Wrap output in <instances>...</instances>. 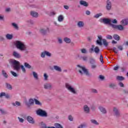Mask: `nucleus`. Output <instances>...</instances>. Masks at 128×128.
Wrapping results in <instances>:
<instances>
[{"instance_id": "obj_1", "label": "nucleus", "mask_w": 128, "mask_h": 128, "mask_svg": "<svg viewBox=\"0 0 128 128\" xmlns=\"http://www.w3.org/2000/svg\"><path fill=\"white\" fill-rule=\"evenodd\" d=\"M99 21L100 22H102L104 24L110 25L112 28L114 30H124V27L122 24L116 25L118 24V20L114 19L112 21V20L108 18H100ZM113 23V24H112Z\"/></svg>"}, {"instance_id": "obj_2", "label": "nucleus", "mask_w": 128, "mask_h": 128, "mask_svg": "<svg viewBox=\"0 0 128 128\" xmlns=\"http://www.w3.org/2000/svg\"><path fill=\"white\" fill-rule=\"evenodd\" d=\"M9 63L10 64H12L14 70H16V72H18L21 69L22 70V72L26 74V68H24V66L23 65H20V62L16 60H13V59H10L9 60Z\"/></svg>"}, {"instance_id": "obj_3", "label": "nucleus", "mask_w": 128, "mask_h": 128, "mask_svg": "<svg viewBox=\"0 0 128 128\" xmlns=\"http://www.w3.org/2000/svg\"><path fill=\"white\" fill-rule=\"evenodd\" d=\"M36 114L38 116H42V118H46V116H48V113L46 112L40 108L38 109L36 111Z\"/></svg>"}, {"instance_id": "obj_4", "label": "nucleus", "mask_w": 128, "mask_h": 128, "mask_svg": "<svg viewBox=\"0 0 128 128\" xmlns=\"http://www.w3.org/2000/svg\"><path fill=\"white\" fill-rule=\"evenodd\" d=\"M76 66H78V68H79L80 70H82V72H84V74L87 76H92V74H90V72H88V69L86 68V67L81 66L80 64H78Z\"/></svg>"}, {"instance_id": "obj_5", "label": "nucleus", "mask_w": 128, "mask_h": 128, "mask_svg": "<svg viewBox=\"0 0 128 128\" xmlns=\"http://www.w3.org/2000/svg\"><path fill=\"white\" fill-rule=\"evenodd\" d=\"M15 46L18 50H20L26 45L22 42L20 40H16L15 42Z\"/></svg>"}, {"instance_id": "obj_6", "label": "nucleus", "mask_w": 128, "mask_h": 128, "mask_svg": "<svg viewBox=\"0 0 128 128\" xmlns=\"http://www.w3.org/2000/svg\"><path fill=\"white\" fill-rule=\"evenodd\" d=\"M66 87L68 90H69V92H72V94H76V90H74V88L70 85V84H66Z\"/></svg>"}, {"instance_id": "obj_7", "label": "nucleus", "mask_w": 128, "mask_h": 128, "mask_svg": "<svg viewBox=\"0 0 128 128\" xmlns=\"http://www.w3.org/2000/svg\"><path fill=\"white\" fill-rule=\"evenodd\" d=\"M40 32L42 36H46L48 32H50V28H41Z\"/></svg>"}, {"instance_id": "obj_8", "label": "nucleus", "mask_w": 128, "mask_h": 128, "mask_svg": "<svg viewBox=\"0 0 128 128\" xmlns=\"http://www.w3.org/2000/svg\"><path fill=\"white\" fill-rule=\"evenodd\" d=\"M25 104L28 106V108H30V106H34V100L32 98H30L28 100V102H25Z\"/></svg>"}, {"instance_id": "obj_9", "label": "nucleus", "mask_w": 128, "mask_h": 128, "mask_svg": "<svg viewBox=\"0 0 128 128\" xmlns=\"http://www.w3.org/2000/svg\"><path fill=\"white\" fill-rule=\"evenodd\" d=\"M113 112L114 114V116H116V118H120V110L116 107H114L113 108Z\"/></svg>"}, {"instance_id": "obj_10", "label": "nucleus", "mask_w": 128, "mask_h": 128, "mask_svg": "<svg viewBox=\"0 0 128 128\" xmlns=\"http://www.w3.org/2000/svg\"><path fill=\"white\" fill-rule=\"evenodd\" d=\"M44 87L45 90H50L52 88V86L51 83L46 82L44 84Z\"/></svg>"}, {"instance_id": "obj_11", "label": "nucleus", "mask_w": 128, "mask_h": 128, "mask_svg": "<svg viewBox=\"0 0 128 128\" xmlns=\"http://www.w3.org/2000/svg\"><path fill=\"white\" fill-rule=\"evenodd\" d=\"M106 10H112V2H110V0H106Z\"/></svg>"}, {"instance_id": "obj_12", "label": "nucleus", "mask_w": 128, "mask_h": 128, "mask_svg": "<svg viewBox=\"0 0 128 128\" xmlns=\"http://www.w3.org/2000/svg\"><path fill=\"white\" fill-rule=\"evenodd\" d=\"M26 120L28 122H30V124H34V118L30 116H28L26 118Z\"/></svg>"}, {"instance_id": "obj_13", "label": "nucleus", "mask_w": 128, "mask_h": 128, "mask_svg": "<svg viewBox=\"0 0 128 128\" xmlns=\"http://www.w3.org/2000/svg\"><path fill=\"white\" fill-rule=\"evenodd\" d=\"M102 37L100 35L98 36V40H96V43L97 44H98L99 46H102Z\"/></svg>"}, {"instance_id": "obj_14", "label": "nucleus", "mask_w": 128, "mask_h": 128, "mask_svg": "<svg viewBox=\"0 0 128 128\" xmlns=\"http://www.w3.org/2000/svg\"><path fill=\"white\" fill-rule=\"evenodd\" d=\"M12 56H14V58H22V56L20 53L16 52V51L13 52Z\"/></svg>"}, {"instance_id": "obj_15", "label": "nucleus", "mask_w": 128, "mask_h": 128, "mask_svg": "<svg viewBox=\"0 0 128 128\" xmlns=\"http://www.w3.org/2000/svg\"><path fill=\"white\" fill-rule=\"evenodd\" d=\"M83 110L86 114H88L90 112V107L88 105H84L83 107Z\"/></svg>"}, {"instance_id": "obj_16", "label": "nucleus", "mask_w": 128, "mask_h": 128, "mask_svg": "<svg viewBox=\"0 0 128 128\" xmlns=\"http://www.w3.org/2000/svg\"><path fill=\"white\" fill-rule=\"evenodd\" d=\"M80 6H86V7L88 6V2L84 0H80Z\"/></svg>"}, {"instance_id": "obj_17", "label": "nucleus", "mask_w": 128, "mask_h": 128, "mask_svg": "<svg viewBox=\"0 0 128 128\" xmlns=\"http://www.w3.org/2000/svg\"><path fill=\"white\" fill-rule=\"evenodd\" d=\"M98 108L101 112H102V114H106L107 112L106 110V108L101 106H99Z\"/></svg>"}, {"instance_id": "obj_18", "label": "nucleus", "mask_w": 128, "mask_h": 128, "mask_svg": "<svg viewBox=\"0 0 128 128\" xmlns=\"http://www.w3.org/2000/svg\"><path fill=\"white\" fill-rule=\"evenodd\" d=\"M120 24L122 26H128V19H124L120 22Z\"/></svg>"}, {"instance_id": "obj_19", "label": "nucleus", "mask_w": 128, "mask_h": 128, "mask_svg": "<svg viewBox=\"0 0 128 128\" xmlns=\"http://www.w3.org/2000/svg\"><path fill=\"white\" fill-rule=\"evenodd\" d=\"M20 50H21V52H24V54H28V48H26V46H24Z\"/></svg>"}, {"instance_id": "obj_20", "label": "nucleus", "mask_w": 128, "mask_h": 128, "mask_svg": "<svg viewBox=\"0 0 128 128\" xmlns=\"http://www.w3.org/2000/svg\"><path fill=\"white\" fill-rule=\"evenodd\" d=\"M54 70L56 72H62V68L58 66H53Z\"/></svg>"}, {"instance_id": "obj_21", "label": "nucleus", "mask_w": 128, "mask_h": 128, "mask_svg": "<svg viewBox=\"0 0 128 128\" xmlns=\"http://www.w3.org/2000/svg\"><path fill=\"white\" fill-rule=\"evenodd\" d=\"M30 15L33 16L34 18H38V14L34 11H32L30 12Z\"/></svg>"}, {"instance_id": "obj_22", "label": "nucleus", "mask_w": 128, "mask_h": 128, "mask_svg": "<svg viewBox=\"0 0 128 128\" xmlns=\"http://www.w3.org/2000/svg\"><path fill=\"white\" fill-rule=\"evenodd\" d=\"M78 28H84V23L82 21H79L77 24Z\"/></svg>"}, {"instance_id": "obj_23", "label": "nucleus", "mask_w": 128, "mask_h": 128, "mask_svg": "<svg viewBox=\"0 0 128 128\" xmlns=\"http://www.w3.org/2000/svg\"><path fill=\"white\" fill-rule=\"evenodd\" d=\"M100 52V48H98V46H96L94 48V52L96 54H98Z\"/></svg>"}, {"instance_id": "obj_24", "label": "nucleus", "mask_w": 128, "mask_h": 128, "mask_svg": "<svg viewBox=\"0 0 128 128\" xmlns=\"http://www.w3.org/2000/svg\"><path fill=\"white\" fill-rule=\"evenodd\" d=\"M113 38L115 40H120V37L118 34H114L113 35Z\"/></svg>"}, {"instance_id": "obj_25", "label": "nucleus", "mask_w": 128, "mask_h": 128, "mask_svg": "<svg viewBox=\"0 0 128 128\" xmlns=\"http://www.w3.org/2000/svg\"><path fill=\"white\" fill-rule=\"evenodd\" d=\"M64 40L66 44H70L72 40L68 38H64Z\"/></svg>"}, {"instance_id": "obj_26", "label": "nucleus", "mask_w": 128, "mask_h": 128, "mask_svg": "<svg viewBox=\"0 0 128 128\" xmlns=\"http://www.w3.org/2000/svg\"><path fill=\"white\" fill-rule=\"evenodd\" d=\"M6 88H8V90H12V85H10V84L8 82L6 83Z\"/></svg>"}, {"instance_id": "obj_27", "label": "nucleus", "mask_w": 128, "mask_h": 128, "mask_svg": "<svg viewBox=\"0 0 128 128\" xmlns=\"http://www.w3.org/2000/svg\"><path fill=\"white\" fill-rule=\"evenodd\" d=\"M2 74L5 78H8V74H6L4 70H2Z\"/></svg>"}, {"instance_id": "obj_28", "label": "nucleus", "mask_w": 128, "mask_h": 128, "mask_svg": "<svg viewBox=\"0 0 128 128\" xmlns=\"http://www.w3.org/2000/svg\"><path fill=\"white\" fill-rule=\"evenodd\" d=\"M54 126L56 127H52V128H64V127L62 126V124L58 123H56L54 124Z\"/></svg>"}, {"instance_id": "obj_29", "label": "nucleus", "mask_w": 128, "mask_h": 128, "mask_svg": "<svg viewBox=\"0 0 128 128\" xmlns=\"http://www.w3.org/2000/svg\"><path fill=\"white\" fill-rule=\"evenodd\" d=\"M39 126H40L41 128H47L46 125L44 124V122H42L39 123Z\"/></svg>"}, {"instance_id": "obj_30", "label": "nucleus", "mask_w": 128, "mask_h": 128, "mask_svg": "<svg viewBox=\"0 0 128 128\" xmlns=\"http://www.w3.org/2000/svg\"><path fill=\"white\" fill-rule=\"evenodd\" d=\"M116 78L118 80H120V81L124 80H125L124 77L122 76H117Z\"/></svg>"}, {"instance_id": "obj_31", "label": "nucleus", "mask_w": 128, "mask_h": 128, "mask_svg": "<svg viewBox=\"0 0 128 128\" xmlns=\"http://www.w3.org/2000/svg\"><path fill=\"white\" fill-rule=\"evenodd\" d=\"M109 88H112V90H116V85L114 84H109Z\"/></svg>"}, {"instance_id": "obj_32", "label": "nucleus", "mask_w": 128, "mask_h": 128, "mask_svg": "<svg viewBox=\"0 0 128 128\" xmlns=\"http://www.w3.org/2000/svg\"><path fill=\"white\" fill-rule=\"evenodd\" d=\"M12 38H14L12 34H8L6 35V38H7V40H12Z\"/></svg>"}, {"instance_id": "obj_33", "label": "nucleus", "mask_w": 128, "mask_h": 128, "mask_svg": "<svg viewBox=\"0 0 128 128\" xmlns=\"http://www.w3.org/2000/svg\"><path fill=\"white\" fill-rule=\"evenodd\" d=\"M32 74L35 80H38V74L36 72H33Z\"/></svg>"}, {"instance_id": "obj_34", "label": "nucleus", "mask_w": 128, "mask_h": 128, "mask_svg": "<svg viewBox=\"0 0 128 128\" xmlns=\"http://www.w3.org/2000/svg\"><path fill=\"white\" fill-rule=\"evenodd\" d=\"M24 66L25 68H29V69L32 68V66L26 62L24 63Z\"/></svg>"}, {"instance_id": "obj_35", "label": "nucleus", "mask_w": 128, "mask_h": 128, "mask_svg": "<svg viewBox=\"0 0 128 128\" xmlns=\"http://www.w3.org/2000/svg\"><path fill=\"white\" fill-rule=\"evenodd\" d=\"M94 52V45H92V48L89 49V52L92 54Z\"/></svg>"}, {"instance_id": "obj_36", "label": "nucleus", "mask_w": 128, "mask_h": 128, "mask_svg": "<svg viewBox=\"0 0 128 128\" xmlns=\"http://www.w3.org/2000/svg\"><path fill=\"white\" fill-rule=\"evenodd\" d=\"M108 50H113L115 54H118V50L116 47H114L113 48L108 49Z\"/></svg>"}, {"instance_id": "obj_37", "label": "nucleus", "mask_w": 128, "mask_h": 128, "mask_svg": "<svg viewBox=\"0 0 128 128\" xmlns=\"http://www.w3.org/2000/svg\"><path fill=\"white\" fill-rule=\"evenodd\" d=\"M12 26H13V27L14 28H15V30H18V24H16L14 22H12Z\"/></svg>"}, {"instance_id": "obj_38", "label": "nucleus", "mask_w": 128, "mask_h": 128, "mask_svg": "<svg viewBox=\"0 0 128 128\" xmlns=\"http://www.w3.org/2000/svg\"><path fill=\"white\" fill-rule=\"evenodd\" d=\"M64 16L62 15H60L58 16V22H62L64 20Z\"/></svg>"}, {"instance_id": "obj_39", "label": "nucleus", "mask_w": 128, "mask_h": 128, "mask_svg": "<svg viewBox=\"0 0 128 128\" xmlns=\"http://www.w3.org/2000/svg\"><path fill=\"white\" fill-rule=\"evenodd\" d=\"M102 42L104 46H108V42H106V39H102Z\"/></svg>"}, {"instance_id": "obj_40", "label": "nucleus", "mask_w": 128, "mask_h": 128, "mask_svg": "<svg viewBox=\"0 0 128 128\" xmlns=\"http://www.w3.org/2000/svg\"><path fill=\"white\" fill-rule=\"evenodd\" d=\"M102 16V14L99 13V14H95L94 16V18H100V16Z\"/></svg>"}, {"instance_id": "obj_41", "label": "nucleus", "mask_w": 128, "mask_h": 128, "mask_svg": "<svg viewBox=\"0 0 128 128\" xmlns=\"http://www.w3.org/2000/svg\"><path fill=\"white\" fill-rule=\"evenodd\" d=\"M26 22L28 23V24H31V26H34V20H29L26 21Z\"/></svg>"}, {"instance_id": "obj_42", "label": "nucleus", "mask_w": 128, "mask_h": 128, "mask_svg": "<svg viewBox=\"0 0 128 128\" xmlns=\"http://www.w3.org/2000/svg\"><path fill=\"white\" fill-rule=\"evenodd\" d=\"M34 102H35L36 104H38V106H42V103L37 99L34 98Z\"/></svg>"}, {"instance_id": "obj_43", "label": "nucleus", "mask_w": 128, "mask_h": 128, "mask_svg": "<svg viewBox=\"0 0 128 128\" xmlns=\"http://www.w3.org/2000/svg\"><path fill=\"white\" fill-rule=\"evenodd\" d=\"M12 106H20V102L16 101L15 103H12Z\"/></svg>"}, {"instance_id": "obj_44", "label": "nucleus", "mask_w": 128, "mask_h": 128, "mask_svg": "<svg viewBox=\"0 0 128 128\" xmlns=\"http://www.w3.org/2000/svg\"><path fill=\"white\" fill-rule=\"evenodd\" d=\"M45 54L46 56H48L49 58H50V56H52V53L45 50Z\"/></svg>"}, {"instance_id": "obj_45", "label": "nucleus", "mask_w": 128, "mask_h": 128, "mask_svg": "<svg viewBox=\"0 0 128 128\" xmlns=\"http://www.w3.org/2000/svg\"><path fill=\"white\" fill-rule=\"evenodd\" d=\"M82 54H88V50L86 48H82L80 50Z\"/></svg>"}, {"instance_id": "obj_46", "label": "nucleus", "mask_w": 128, "mask_h": 128, "mask_svg": "<svg viewBox=\"0 0 128 128\" xmlns=\"http://www.w3.org/2000/svg\"><path fill=\"white\" fill-rule=\"evenodd\" d=\"M90 122L92 124H96V126L98 125V122L96 120H91Z\"/></svg>"}, {"instance_id": "obj_47", "label": "nucleus", "mask_w": 128, "mask_h": 128, "mask_svg": "<svg viewBox=\"0 0 128 128\" xmlns=\"http://www.w3.org/2000/svg\"><path fill=\"white\" fill-rule=\"evenodd\" d=\"M44 80H48V74H46V73L44 74Z\"/></svg>"}, {"instance_id": "obj_48", "label": "nucleus", "mask_w": 128, "mask_h": 128, "mask_svg": "<svg viewBox=\"0 0 128 128\" xmlns=\"http://www.w3.org/2000/svg\"><path fill=\"white\" fill-rule=\"evenodd\" d=\"M10 72L12 74L13 76H14L15 78H16V76H18V74L16 73V72L14 71H10Z\"/></svg>"}, {"instance_id": "obj_49", "label": "nucleus", "mask_w": 128, "mask_h": 128, "mask_svg": "<svg viewBox=\"0 0 128 128\" xmlns=\"http://www.w3.org/2000/svg\"><path fill=\"white\" fill-rule=\"evenodd\" d=\"M40 56L41 58H46V51H44L41 52Z\"/></svg>"}, {"instance_id": "obj_50", "label": "nucleus", "mask_w": 128, "mask_h": 128, "mask_svg": "<svg viewBox=\"0 0 128 128\" xmlns=\"http://www.w3.org/2000/svg\"><path fill=\"white\" fill-rule=\"evenodd\" d=\"M122 92L124 94H128V89H123Z\"/></svg>"}, {"instance_id": "obj_51", "label": "nucleus", "mask_w": 128, "mask_h": 128, "mask_svg": "<svg viewBox=\"0 0 128 128\" xmlns=\"http://www.w3.org/2000/svg\"><path fill=\"white\" fill-rule=\"evenodd\" d=\"M100 60L102 62V64H104V57L102 54L100 55Z\"/></svg>"}, {"instance_id": "obj_52", "label": "nucleus", "mask_w": 128, "mask_h": 128, "mask_svg": "<svg viewBox=\"0 0 128 128\" xmlns=\"http://www.w3.org/2000/svg\"><path fill=\"white\" fill-rule=\"evenodd\" d=\"M106 38L107 40H112V35L108 34L106 36Z\"/></svg>"}, {"instance_id": "obj_53", "label": "nucleus", "mask_w": 128, "mask_h": 128, "mask_svg": "<svg viewBox=\"0 0 128 128\" xmlns=\"http://www.w3.org/2000/svg\"><path fill=\"white\" fill-rule=\"evenodd\" d=\"M91 92H92L93 94H98V90L94 88L91 89Z\"/></svg>"}, {"instance_id": "obj_54", "label": "nucleus", "mask_w": 128, "mask_h": 128, "mask_svg": "<svg viewBox=\"0 0 128 128\" xmlns=\"http://www.w3.org/2000/svg\"><path fill=\"white\" fill-rule=\"evenodd\" d=\"M0 112L2 114H6L8 112H6L4 111V110L0 109Z\"/></svg>"}, {"instance_id": "obj_55", "label": "nucleus", "mask_w": 128, "mask_h": 128, "mask_svg": "<svg viewBox=\"0 0 128 128\" xmlns=\"http://www.w3.org/2000/svg\"><path fill=\"white\" fill-rule=\"evenodd\" d=\"M98 78H100V80H104V76L102 75H100Z\"/></svg>"}, {"instance_id": "obj_56", "label": "nucleus", "mask_w": 128, "mask_h": 128, "mask_svg": "<svg viewBox=\"0 0 128 128\" xmlns=\"http://www.w3.org/2000/svg\"><path fill=\"white\" fill-rule=\"evenodd\" d=\"M68 118L69 120H70V122H72L74 120V118H72V115H70Z\"/></svg>"}, {"instance_id": "obj_57", "label": "nucleus", "mask_w": 128, "mask_h": 128, "mask_svg": "<svg viewBox=\"0 0 128 128\" xmlns=\"http://www.w3.org/2000/svg\"><path fill=\"white\" fill-rule=\"evenodd\" d=\"M118 84L120 88H124V84L122 82H120Z\"/></svg>"}, {"instance_id": "obj_58", "label": "nucleus", "mask_w": 128, "mask_h": 128, "mask_svg": "<svg viewBox=\"0 0 128 128\" xmlns=\"http://www.w3.org/2000/svg\"><path fill=\"white\" fill-rule=\"evenodd\" d=\"M18 120H19L20 122H24V120L22 118H20V117H18Z\"/></svg>"}, {"instance_id": "obj_59", "label": "nucleus", "mask_w": 128, "mask_h": 128, "mask_svg": "<svg viewBox=\"0 0 128 128\" xmlns=\"http://www.w3.org/2000/svg\"><path fill=\"white\" fill-rule=\"evenodd\" d=\"M6 96V92H2L0 94V98H2V96Z\"/></svg>"}, {"instance_id": "obj_60", "label": "nucleus", "mask_w": 128, "mask_h": 128, "mask_svg": "<svg viewBox=\"0 0 128 128\" xmlns=\"http://www.w3.org/2000/svg\"><path fill=\"white\" fill-rule=\"evenodd\" d=\"M94 62H96L94 61V59L90 60V64H94Z\"/></svg>"}, {"instance_id": "obj_61", "label": "nucleus", "mask_w": 128, "mask_h": 128, "mask_svg": "<svg viewBox=\"0 0 128 128\" xmlns=\"http://www.w3.org/2000/svg\"><path fill=\"white\" fill-rule=\"evenodd\" d=\"M118 50H124V48H122V46H118Z\"/></svg>"}, {"instance_id": "obj_62", "label": "nucleus", "mask_w": 128, "mask_h": 128, "mask_svg": "<svg viewBox=\"0 0 128 128\" xmlns=\"http://www.w3.org/2000/svg\"><path fill=\"white\" fill-rule=\"evenodd\" d=\"M91 68H92L93 70H94V68H96V65L94 64H92L91 65Z\"/></svg>"}, {"instance_id": "obj_63", "label": "nucleus", "mask_w": 128, "mask_h": 128, "mask_svg": "<svg viewBox=\"0 0 128 128\" xmlns=\"http://www.w3.org/2000/svg\"><path fill=\"white\" fill-rule=\"evenodd\" d=\"M82 60H84V62H86V60H88V57L86 56H84L82 57Z\"/></svg>"}, {"instance_id": "obj_64", "label": "nucleus", "mask_w": 128, "mask_h": 128, "mask_svg": "<svg viewBox=\"0 0 128 128\" xmlns=\"http://www.w3.org/2000/svg\"><path fill=\"white\" fill-rule=\"evenodd\" d=\"M86 14L87 16H90V10H87L86 11Z\"/></svg>"}]
</instances>
